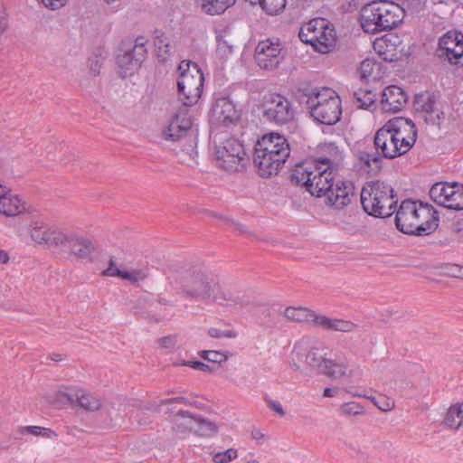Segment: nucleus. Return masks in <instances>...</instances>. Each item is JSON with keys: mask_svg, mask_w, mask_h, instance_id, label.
Instances as JSON below:
<instances>
[{"mask_svg": "<svg viewBox=\"0 0 463 463\" xmlns=\"http://www.w3.org/2000/svg\"><path fill=\"white\" fill-rule=\"evenodd\" d=\"M416 138L414 123L411 119L396 118L376 131L373 144L383 158L393 159L410 151Z\"/></svg>", "mask_w": 463, "mask_h": 463, "instance_id": "1", "label": "nucleus"}, {"mask_svg": "<svg viewBox=\"0 0 463 463\" xmlns=\"http://www.w3.org/2000/svg\"><path fill=\"white\" fill-rule=\"evenodd\" d=\"M290 155L288 141L282 135L270 133L258 140L254 148L253 163L262 177L277 175Z\"/></svg>", "mask_w": 463, "mask_h": 463, "instance_id": "2", "label": "nucleus"}, {"mask_svg": "<svg viewBox=\"0 0 463 463\" xmlns=\"http://www.w3.org/2000/svg\"><path fill=\"white\" fill-rule=\"evenodd\" d=\"M395 224L403 233L422 236L438 228L439 218L427 205L404 200L396 212Z\"/></svg>", "mask_w": 463, "mask_h": 463, "instance_id": "3", "label": "nucleus"}, {"mask_svg": "<svg viewBox=\"0 0 463 463\" xmlns=\"http://www.w3.org/2000/svg\"><path fill=\"white\" fill-rule=\"evenodd\" d=\"M303 357L307 367L333 380L352 374L347 358L340 349L330 350L326 345L319 344L307 350Z\"/></svg>", "mask_w": 463, "mask_h": 463, "instance_id": "4", "label": "nucleus"}, {"mask_svg": "<svg viewBox=\"0 0 463 463\" xmlns=\"http://www.w3.org/2000/svg\"><path fill=\"white\" fill-rule=\"evenodd\" d=\"M404 17V10L392 1L374 0L361 10V26L367 33H377L396 27Z\"/></svg>", "mask_w": 463, "mask_h": 463, "instance_id": "5", "label": "nucleus"}, {"mask_svg": "<svg viewBox=\"0 0 463 463\" xmlns=\"http://www.w3.org/2000/svg\"><path fill=\"white\" fill-rule=\"evenodd\" d=\"M162 137L170 142H184L183 151L191 159L197 155V130L188 107L182 106L172 115L168 125L162 130Z\"/></svg>", "mask_w": 463, "mask_h": 463, "instance_id": "6", "label": "nucleus"}, {"mask_svg": "<svg viewBox=\"0 0 463 463\" xmlns=\"http://www.w3.org/2000/svg\"><path fill=\"white\" fill-rule=\"evenodd\" d=\"M175 282L180 286L181 294L194 300H209L218 288L217 277L196 269H178Z\"/></svg>", "mask_w": 463, "mask_h": 463, "instance_id": "7", "label": "nucleus"}, {"mask_svg": "<svg viewBox=\"0 0 463 463\" xmlns=\"http://www.w3.org/2000/svg\"><path fill=\"white\" fill-rule=\"evenodd\" d=\"M392 187L385 182L367 184L361 192V203L370 215L385 218L391 216L397 204Z\"/></svg>", "mask_w": 463, "mask_h": 463, "instance_id": "8", "label": "nucleus"}, {"mask_svg": "<svg viewBox=\"0 0 463 463\" xmlns=\"http://www.w3.org/2000/svg\"><path fill=\"white\" fill-rule=\"evenodd\" d=\"M170 422L171 433L175 440L186 439L190 434L211 438L219 431V427L214 421L188 411H178L172 416Z\"/></svg>", "mask_w": 463, "mask_h": 463, "instance_id": "9", "label": "nucleus"}, {"mask_svg": "<svg viewBox=\"0 0 463 463\" xmlns=\"http://www.w3.org/2000/svg\"><path fill=\"white\" fill-rule=\"evenodd\" d=\"M311 194L325 197L326 204L340 210L351 203L354 194L350 182L343 181L337 175L330 176V173H325L324 176L317 177L316 183L311 184Z\"/></svg>", "mask_w": 463, "mask_h": 463, "instance_id": "10", "label": "nucleus"}, {"mask_svg": "<svg viewBox=\"0 0 463 463\" xmlns=\"http://www.w3.org/2000/svg\"><path fill=\"white\" fill-rule=\"evenodd\" d=\"M180 75L177 80L179 99L184 107L197 103L203 88V74L196 63L182 61L178 66Z\"/></svg>", "mask_w": 463, "mask_h": 463, "instance_id": "11", "label": "nucleus"}, {"mask_svg": "<svg viewBox=\"0 0 463 463\" xmlns=\"http://www.w3.org/2000/svg\"><path fill=\"white\" fill-rule=\"evenodd\" d=\"M213 157L219 168L231 172L243 169L248 161L243 145L232 137L214 140Z\"/></svg>", "mask_w": 463, "mask_h": 463, "instance_id": "12", "label": "nucleus"}, {"mask_svg": "<svg viewBox=\"0 0 463 463\" xmlns=\"http://www.w3.org/2000/svg\"><path fill=\"white\" fill-rule=\"evenodd\" d=\"M301 42L312 45L319 52L326 53L335 45V30L324 18H315L304 24L298 33Z\"/></svg>", "mask_w": 463, "mask_h": 463, "instance_id": "13", "label": "nucleus"}, {"mask_svg": "<svg viewBox=\"0 0 463 463\" xmlns=\"http://www.w3.org/2000/svg\"><path fill=\"white\" fill-rule=\"evenodd\" d=\"M263 117L266 120L283 125L294 118V109L288 99L277 93H269L262 100Z\"/></svg>", "mask_w": 463, "mask_h": 463, "instance_id": "14", "label": "nucleus"}, {"mask_svg": "<svg viewBox=\"0 0 463 463\" xmlns=\"http://www.w3.org/2000/svg\"><path fill=\"white\" fill-rule=\"evenodd\" d=\"M430 198L439 205L459 211L463 209V184L436 183L430 190Z\"/></svg>", "mask_w": 463, "mask_h": 463, "instance_id": "15", "label": "nucleus"}, {"mask_svg": "<svg viewBox=\"0 0 463 463\" xmlns=\"http://www.w3.org/2000/svg\"><path fill=\"white\" fill-rule=\"evenodd\" d=\"M57 250L78 260H88L94 251V246L83 235L74 232H63Z\"/></svg>", "mask_w": 463, "mask_h": 463, "instance_id": "16", "label": "nucleus"}, {"mask_svg": "<svg viewBox=\"0 0 463 463\" xmlns=\"http://www.w3.org/2000/svg\"><path fill=\"white\" fill-rule=\"evenodd\" d=\"M438 55L452 64H458L463 61V34L449 31L439 41Z\"/></svg>", "mask_w": 463, "mask_h": 463, "instance_id": "17", "label": "nucleus"}, {"mask_svg": "<svg viewBox=\"0 0 463 463\" xmlns=\"http://www.w3.org/2000/svg\"><path fill=\"white\" fill-rule=\"evenodd\" d=\"M281 51L278 41L267 39L260 42L255 49V61L261 69L273 70L283 59Z\"/></svg>", "mask_w": 463, "mask_h": 463, "instance_id": "18", "label": "nucleus"}, {"mask_svg": "<svg viewBox=\"0 0 463 463\" xmlns=\"http://www.w3.org/2000/svg\"><path fill=\"white\" fill-rule=\"evenodd\" d=\"M414 109L419 116L428 124L439 125L444 118V112L436 107V99L430 93L417 95Z\"/></svg>", "mask_w": 463, "mask_h": 463, "instance_id": "19", "label": "nucleus"}, {"mask_svg": "<svg viewBox=\"0 0 463 463\" xmlns=\"http://www.w3.org/2000/svg\"><path fill=\"white\" fill-rule=\"evenodd\" d=\"M324 176L323 170L317 161H306L296 165L291 174V181L297 184L305 185L311 194V184L317 177Z\"/></svg>", "mask_w": 463, "mask_h": 463, "instance_id": "20", "label": "nucleus"}, {"mask_svg": "<svg viewBox=\"0 0 463 463\" xmlns=\"http://www.w3.org/2000/svg\"><path fill=\"white\" fill-rule=\"evenodd\" d=\"M62 233V231L52 229L43 222H35L30 226V235L33 241L54 250L58 249Z\"/></svg>", "mask_w": 463, "mask_h": 463, "instance_id": "21", "label": "nucleus"}, {"mask_svg": "<svg viewBox=\"0 0 463 463\" xmlns=\"http://www.w3.org/2000/svg\"><path fill=\"white\" fill-rule=\"evenodd\" d=\"M310 114L321 124L334 125L339 121L342 114L341 100L339 98H333V101H327L325 104H319L317 101V108H313Z\"/></svg>", "mask_w": 463, "mask_h": 463, "instance_id": "22", "label": "nucleus"}, {"mask_svg": "<svg viewBox=\"0 0 463 463\" xmlns=\"http://www.w3.org/2000/svg\"><path fill=\"white\" fill-rule=\"evenodd\" d=\"M211 301L223 307H245L249 304L243 290L235 287H222L219 284L211 298Z\"/></svg>", "mask_w": 463, "mask_h": 463, "instance_id": "23", "label": "nucleus"}, {"mask_svg": "<svg viewBox=\"0 0 463 463\" xmlns=\"http://www.w3.org/2000/svg\"><path fill=\"white\" fill-rule=\"evenodd\" d=\"M407 102V96L398 86L386 87L382 94V109L386 112L400 111Z\"/></svg>", "mask_w": 463, "mask_h": 463, "instance_id": "24", "label": "nucleus"}, {"mask_svg": "<svg viewBox=\"0 0 463 463\" xmlns=\"http://www.w3.org/2000/svg\"><path fill=\"white\" fill-rule=\"evenodd\" d=\"M214 119L225 126L236 123L240 118V113L234 104L228 98L218 99L213 107Z\"/></svg>", "mask_w": 463, "mask_h": 463, "instance_id": "25", "label": "nucleus"}, {"mask_svg": "<svg viewBox=\"0 0 463 463\" xmlns=\"http://www.w3.org/2000/svg\"><path fill=\"white\" fill-rule=\"evenodd\" d=\"M328 156H320L316 160L319 164V167L323 170V174L330 173V176L337 175L343 166L344 156L337 146L330 144L327 146Z\"/></svg>", "mask_w": 463, "mask_h": 463, "instance_id": "26", "label": "nucleus"}, {"mask_svg": "<svg viewBox=\"0 0 463 463\" xmlns=\"http://www.w3.org/2000/svg\"><path fill=\"white\" fill-rule=\"evenodd\" d=\"M25 211V204L15 194L8 188L0 197V213L7 217H14Z\"/></svg>", "mask_w": 463, "mask_h": 463, "instance_id": "27", "label": "nucleus"}, {"mask_svg": "<svg viewBox=\"0 0 463 463\" xmlns=\"http://www.w3.org/2000/svg\"><path fill=\"white\" fill-rule=\"evenodd\" d=\"M142 50L137 49L136 53L132 50L126 51L123 54L118 56V64L119 73L122 77L132 75L140 66L144 59L142 58Z\"/></svg>", "mask_w": 463, "mask_h": 463, "instance_id": "28", "label": "nucleus"}, {"mask_svg": "<svg viewBox=\"0 0 463 463\" xmlns=\"http://www.w3.org/2000/svg\"><path fill=\"white\" fill-rule=\"evenodd\" d=\"M303 94L307 97V106L309 110L317 108V101L319 104H325L327 101H333V98H339L333 90L328 88H305Z\"/></svg>", "mask_w": 463, "mask_h": 463, "instance_id": "29", "label": "nucleus"}, {"mask_svg": "<svg viewBox=\"0 0 463 463\" xmlns=\"http://www.w3.org/2000/svg\"><path fill=\"white\" fill-rule=\"evenodd\" d=\"M284 316L288 320L297 323H307L317 327V321L319 314L314 310L303 307H288L284 311Z\"/></svg>", "mask_w": 463, "mask_h": 463, "instance_id": "30", "label": "nucleus"}, {"mask_svg": "<svg viewBox=\"0 0 463 463\" xmlns=\"http://www.w3.org/2000/svg\"><path fill=\"white\" fill-rule=\"evenodd\" d=\"M317 327L326 331L351 333L355 329L356 325L348 320L330 318L319 314Z\"/></svg>", "mask_w": 463, "mask_h": 463, "instance_id": "31", "label": "nucleus"}, {"mask_svg": "<svg viewBox=\"0 0 463 463\" xmlns=\"http://www.w3.org/2000/svg\"><path fill=\"white\" fill-rule=\"evenodd\" d=\"M443 424L453 430L463 428V402L455 403L448 409Z\"/></svg>", "mask_w": 463, "mask_h": 463, "instance_id": "32", "label": "nucleus"}, {"mask_svg": "<svg viewBox=\"0 0 463 463\" xmlns=\"http://www.w3.org/2000/svg\"><path fill=\"white\" fill-rule=\"evenodd\" d=\"M373 50L383 61H392L396 59L395 46L387 36L376 39Z\"/></svg>", "mask_w": 463, "mask_h": 463, "instance_id": "33", "label": "nucleus"}, {"mask_svg": "<svg viewBox=\"0 0 463 463\" xmlns=\"http://www.w3.org/2000/svg\"><path fill=\"white\" fill-rule=\"evenodd\" d=\"M382 155L375 149V152L360 151L358 159L360 164L366 168L367 171L378 172L382 167Z\"/></svg>", "mask_w": 463, "mask_h": 463, "instance_id": "34", "label": "nucleus"}, {"mask_svg": "<svg viewBox=\"0 0 463 463\" xmlns=\"http://www.w3.org/2000/svg\"><path fill=\"white\" fill-rule=\"evenodd\" d=\"M77 404L83 410L93 412L101 409L103 402L99 395L79 391Z\"/></svg>", "mask_w": 463, "mask_h": 463, "instance_id": "35", "label": "nucleus"}, {"mask_svg": "<svg viewBox=\"0 0 463 463\" xmlns=\"http://www.w3.org/2000/svg\"><path fill=\"white\" fill-rule=\"evenodd\" d=\"M202 9L209 14H219L235 4L236 0H200Z\"/></svg>", "mask_w": 463, "mask_h": 463, "instance_id": "36", "label": "nucleus"}, {"mask_svg": "<svg viewBox=\"0 0 463 463\" xmlns=\"http://www.w3.org/2000/svg\"><path fill=\"white\" fill-rule=\"evenodd\" d=\"M374 101L375 95L371 90L359 89L353 94V103L358 109H367L374 103Z\"/></svg>", "mask_w": 463, "mask_h": 463, "instance_id": "37", "label": "nucleus"}, {"mask_svg": "<svg viewBox=\"0 0 463 463\" xmlns=\"http://www.w3.org/2000/svg\"><path fill=\"white\" fill-rule=\"evenodd\" d=\"M156 33V35L154 43L157 50V55L162 60H165L171 50L170 40L162 32L157 31Z\"/></svg>", "mask_w": 463, "mask_h": 463, "instance_id": "38", "label": "nucleus"}, {"mask_svg": "<svg viewBox=\"0 0 463 463\" xmlns=\"http://www.w3.org/2000/svg\"><path fill=\"white\" fill-rule=\"evenodd\" d=\"M216 40L218 50L224 54L231 53L236 43L235 38L229 32H223Z\"/></svg>", "mask_w": 463, "mask_h": 463, "instance_id": "39", "label": "nucleus"}, {"mask_svg": "<svg viewBox=\"0 0 463 463\" xmlns=\"http://www.w3.org/2000/svg\"><path fill=\"white\" fill-rule=\"evenodd\" d=\"M211 455L213 463H230L238 458V450L231 448L225 451L212 452Z\"/></svg>", "mask_w": 463, "mask_h": 463, "instance_id": "40", "label": "nucleus"}, {"mask_svg": "<svg viewBox=\"0 0 463 463\" xmlns=\"http://www.w3.org/2000/svg\"><path fill=\"white\" fill-rule=\"evenodd\" d=\"M79 391L68 392L60 390L55 394V402L59 404H75L78 401Z\"/></svg>", "mask_w": 463, "mask_h": 463, "instance_id": "41", "label": "nucleus"}, {"mask_svg": "<svg viewBox=\"0 0 463 463\" xmlns=\"http://www.w3.org/2000/svg\"><path fill=\"white\" fill-rule=\"evenodd\" d=\"M147 277V269H137L131 271H124L122 270L120 274V279L128 280L132 283H137L144 280Z\"/></svg>", "mask_w": 463, "mask_h": 463, "instance_id": "42", "label": "nucleus"}, {"mask_svg": "<svg viewBox=\"0 0 463 463\" xmlns=\"http://www.w3.org/2000/svg\"><path fill=\"white\" fill-rule=\"evenodd\" d=\"M198 354L201 358L215 364H221L228 359V356L223 353L213 350H203Z\"/></svg>", "mask_w": 463, "mask_h": 463, "instance_id": "43", "label": "nucleus"}, {"mask_svg": "<svg viewBox=\"0 0 463 463\" xmlns=\"http://www.w3.org/2000/svg\"><path fill=\"white\" fill-rule=\"evenodd\" d=\"M22 432H27L34 436H42L47 439L57 437V434L53 430L50 429L41 428L39 426L24 427L22 429Z\"/></svg>", "mask_w": 463, "mask_h": 463, "instance_id": "44", "label": "nucleus"}, {"mask_svg": "<svg viewBox=\"0 0 463 463\" xmlns=\"http://www.w3.org/2000/svg\"><path fill=\"white\" fill-rule=\"evenodd\" d=\"M375 406L382 411L388 412L395 408V401L389 396L379 394L375 401Z\"/></svg>", "mask_w": 463, "mask_h": 463, "instance_id": "45", "label": "nucleus"}, {"mask_svg": "<svg viewBox=\"0 0 463 463\" xmlns=\"http://www.w3.org/2000/svg\"><path fill=\"white\" fill-rule=\"evenodd\" d=\"M374 68H378V64L373 60L365 59L360 63L358 73L362 79H368L373 74Z\"/></svg>", "mask_w": 463, "mask_h": 463, "instance_id": "46", "label": "nucleus"}, {"mask_svg": "<svg viewBox=\"0 0 463 463\" xmlns=\"http://www.w3.org/2000/svg\"><path fill=\"white\" fill-rule=\"evenodd\" d=\"M207 333L213 338H222V337L235 338L238 335L237 332L234 330L222 331V330H221L219 328H215V327L209 328Z\"/></svg>", "mask_w": 463, "mask_h": 463, "instance_id": "47", "label": "nucleus"}, {"mask_svg": "<svg viewBox=\"0 0 463 463\" xmlns=\"http://www.w3.org/2000/svg\"><path fill=\"white\" fill-rule=\"evenodd\" d=\"M340 410L345 415H357L362 413L363 407L354 402H351L344 403Z\"/></svg>", "mask_w": 463, "mask_h": 463, "instance_id": "48", "label": "nucleus"}, {"mask_svg": "<svg viewBox=\"0 0 463 463\" xmlns=\"http://www.w3.org/2000/svg\"><path fill=\"white\" fill-rule=\"evenodd\" d=\"M177 343V335H169L164 337H161L157 340V344L161 348L171 349L175 346Z\"/></svg>", "mask_w": 463, "mask_h": 463, "instance_id": "49", "label": "nucleus"}, {"mask_svg": "<svg viewBox=\"0 0 463 463\" xmlns=\"http://www.w3.org/2000/svg\"><path fill=\"white\" fill-rule=\"evenodd\" d=\"M266 402H267L268 407L270 410L277 412L280 417L285 416L286 412L279 402H277V401H274L271 399H267Z\"/></svg>", "mask_w": 463, "mask_h": 463, "instance_id": "50", "label": "nucleus"}, {"mask_svg": "<svg viewBox=\"0 0 463 463\" xmlns=\"http://www.w3.org/2000/svg\"><path fill=\"white\" fill-rule=\"evenodd\" d=\"M122 270H120L115 264L114 260H110L109 267L103 271L105 276L118 277L120 278Z\"/></svg>", "mask_w": 463, "mask_h": 463, "instance_id": "51", "label": "nucleus"}, {"mask_svg": "<svg viewBox=\"0 0 463 463\" xmlns=\"http://www.w3.org/2000/svg\"><path fill=\"white\" fill-rule=\"evenodd\" d=\"M42 2L46 7L56 10L62 7L67 0H42Z\"/></svg>", "mask_w": 463, "mask_h": 463, "instance_id": "52", "label": "nucleus"}, {"mask_svg": "<svg viewBox=\"0 0 463 463\" xmlns=\"http://www.w3.org/2000/svg\"><path fill=\"white\" fill-rule=\"evenodd\" d=\"M146 45V40L144 37H137L135 41V45L133 46V48L131 49L133 52L136 53V51H137V49H141L143 52H142V58L145 59L146 57V49L145 47Z\"/></svg>", "mask_w": 463, "mask_h": 463, "instance_id": "53", "label": "nucleus"}, {"mask_svg": "<svg viewBox=\"0 0 463 463\" xmlns=\"http://www.w3.org/2000/svg\"><path fill=\"white\" fill-rule=\"evenodd\" d=\"M191 367L194 369L199 370L201 372H203V373H213V368L210 365H208L203 362H200V361H193Z\"/></svg>", "mask_w": 463, "mask_h": 463, "instance_id": "54", "label": "nucleus"}, {"mask_svg": "<svg viewBox=\"0 0 463 463\" xmlns=\"http://www.w3.org/2000/svg\"><path fill=\"white\" fill-rule=\"evenodd\" d=\"M250 436L258 443H262L263 440L267 439V436L259 429H253L251 430Z\"/></svg>", "mask_w": 463, "mask_h": 463, "instance_id": "55", "label": "nucleus"}, {"mask_svg": "<svg viewBox=\"0 0 463 463\" xmlns=\"http://www.w3.org/2000/svg\"><path fill=\"white\" fill-rule=\"evenodd\" d=\"M7 27L6 15L4 8L0 5V35L5 31Z\"/></svg>", "mask_w": 463, "mask_h": 463, "instance_id": "56", "label": "nucleus"}, {"mask_svg": "<svg viewBox=\"0 0 463 463\" xmlns=\"http://www.w3.org/2000/svg\"><path fill=\"white\" fill-rule=\"evenodd\" d=\"M100 64L98 60L91 61L90 64V71L93 76H96L99 73Z\"/></svg>", "mask_w": 463, "mask_h": 463, "instance_id": "57", "label": "nucleus"}, {"mask_svg": "<svg viewBox=\"0 0 463 463\" xmlns=\"http://www.w3.org/2000/svg\"><path fill=\"white\" fill-rule=\"evenodd\" d=\"M453 232L463 236V218L453 224Z\"/></svg>", "mask_w": 463, "mask_h": 463, "instance_id": "58", "label": "nucleus"}, {"mask_svg": "<svg viewBox=\"0 0 463 463\" xmlns=\"http://www.w3.org/2000/svg\"><path fill=\"white\" fill-rule=\"evenodd\" d=\"M336 393H337V389H333V388H328V387L325 388L324 392H323V395L327 398L334 397L336 395Z\"/></svg>", "mask_w": 463, "mask_h": 463, "instance_id": "59", "label": "nucleus"}, {"mask_svg": "<svg viewBox=\"0 0 463 463\" xmlns=\"http://www.w3.org/2000/svg\"><path fill=\"white\" fill-rule=\"evenodd\" d=\"M184 400L185 399L184 397L170 398V399L163 400L160 404H169V403H172L175 402H184Z\"/></svg>", "mask_w": 463, "mask_h": 463, "instance_id": "60", "label": "nucleus"}, {"mask_svg": "<svg viewBox=\"0 0 463 463\" xmlns=\"http://www.w3.org/2000/svg\"><path fill=\"white\" fill-rule=\"evenodd\" d=\"M80 86L85 90H90L91 87L90 81L88 79H82L80 82Z\"/></svg>", "mask_w": 463, "mask_h": 463, "instance_id": "61", "label": "nucleus"}, {"mask_svg": "<svg viewBox=\"0 0 463 463\" xmlns=\"http://www.w3.org/2000/svg\"><path fill=\"white\" fill-rule=\"evenodd\" d=\"M9 260L7 253L0 250V263H6Z\"/></svg>", "mask_w": 463, "mask_h": 463, "instance_id": "62", "label": "nucleus"}, {"mask_svg": "<svg viewBox=\"0 0 463 463\" xmlns=\"http://www.w3.org/2000/svg\"><path fill=\"white\" fill-rule=\"evenodd\" d=\"M192 363H193V361H183L181 363H176L175 365L191 367Z\"/></svg>", "mask_w": 463, "mask_h": 463, "instance_id": "63", "label": "nucleus"}, {"mask_svg": "<svg viewBox=\"0 0 463 463\" xmlns=\"http://www.w3.org/2000/svg\"><path fill=\"white\" fill-rule=\"evenodd\" d=\"M363 396L367 398L368 400H370L375 405V401L377 400V396H367V395H363Z\"/></svg>", "mask_w": 463, "mask_h": 463, "instance_id": "64", "label": "nucleus"}]
</instances>
